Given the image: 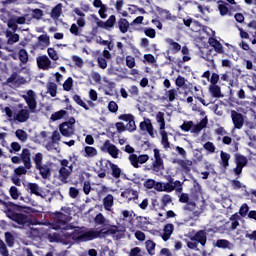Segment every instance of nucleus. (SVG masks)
<instances>
[{
	"mask_svg": "<svg viewBox=\"0 0 256 256\" xmlns=\"http://www.w3.org/2000/svg\"><path fill=\"white\" fill-rule=\"evenodd\" d=\"M51 228L55 231L62 229V231H66L65 236L68 239H72L75 243H85L87 241H93V239H97L99 237H103V234L106 235H116L117 239H122L125 236V232L127 231V225L125 222L122 224L118 223L110 227V229L106 232L87 229L85 227H73L71 224H67L65 220V216L63 213H59L56 216V222L51 225Z\"/></svg>",
	"mask_w": 256,
	"mask_h": 256,
	"instance_id": "1",
	"label": "nucleus"
},
{
	"mask_svg": "<svg viewBox=\"0 0 256 256\" xmlns=\"http://www.w3.org/2000/svg\"><path fill=\"white\" fill-rule=\"evenodd\" d=\"M199 197H201V194L198 196H192L189 197V194L182 193L179 197L180 203H186L184 209L185 211H192L193 217L196 219H199L201 217V214L205 210V201L201 200L199 201Z\"/></svg>",
	"mask_w": 256,
	"mask_h": 256,
	"instance_id": "2",
	"label": "nucleus"
},
{
	"mask_svg": "<svg viewBox=\"0 0 256 256\" xmlns=\"http://www.w3.org/2000/svg\"><path fill=\"white\" fill-rule=\"evenodd\" d=\"M188 239H184L188 249L192 251H199V243L202 247H205L207 244V232L205 230H199L195 233L190 232L187 235Z\"/></svg>",
	"mask_w": 256,
	"mask_h": 256,
	"instance_id": "3",
	"label": "nucleus"
},
{
	"mask_svg": "<svg viewBox=\"0 0 256 256\" xmlns=\"http://www.w3.org/2000/svg\"><path fill=\"white\" fill-rule=\"evenodd\" d=\"M3 113L8 117V121H18L19 123H25L29 120V110L27 108H22L20 111L15 112L13 115V110L9 107H5Z\"/></svg>",
	"mask_w": 256,
	"mask_h": 256,
	"instance_id": "4",
	"label": "nucleus"
},
{
	"mask_svg": "<svg viewBox=\"0 0 256 256\" xmlns=\"http://www.w3.org/2000/svg\"><path fill=\"white\" fill-rule=\"evenodd\" d=\"M61 168L59 169V175L58 179L62 183H67V179L71 176L73 173V164L69 162L67 159H62L59 161Z\"/></svg>",
	"mask_w": 256,
	"mask_h": 256,
	"instance_id": "5",
	"label": "nucleus"
},
{
	"mask_svg": "<svg viewBox=\"0 0 256 256\" xmlns=\"http://www.w3.org/2000/svg\"><path fill=\"white\" fill-rule=\"evenodd\" d=\"M75 118L71 117L68 121L59 125V131L63 137H73L75 135Z\"/></svg>",
	"mask_w": 256,
	"mask_h": 256,
	"instance_id": "6",
	"label": "nucleus"
},
{
	"mask_svg": "<svg viewBox=\"0 0 256 256\" xmlns=\"http://www.w3.org/2000/svg\"><path fill=\"white\" fill-rule=\"evenodd\" d=\"M183 23L184 25H186V27H190V29H192L194 33H199L200 35H202V39H205V35H207V33H209L210 31L209 28H206L205 26H201L199 23L191 19H184Z\"/></svg>",
	"mask_w": 256,
	"mask_h": 256,
	"instance_id": "7",
	"label": "nucleus"
},
{
	"mask_svg": "<svg viewBox=\"0 0 256 256\" xmlns=\"http://www.w3.org/2000/svg\"><path fill=\"white\" fill-rule=\"evenodd\" d=\"M101 151L104 153H108L110 157L113 159H119V155L121 153V150L115 146V144L111 143L110 140H106L103 145L101 146Z\"/></svg>",
	"mask_w": 256,
	"mask_h": 256,
	"instance_id": "8",
	"label": "nucleus"
},
{
	"mask_svg": "<svg viewBox=\"0 0 256 256\" xmlns=\"http://www.w3.org/2000/svg\"><path fill=\"white\" fill-rule=\"evenodd\" d=\"M128 161L130 162L132 167H134V169H139V167H141V165H145V163H147V161H149V155H147V154H141V155L130 154L128 157Z\"/></svg>",
	"mask_w": 256,
	"mask_h": 256,
	"instance_id": "9",
	"label": "nucleus"
},
{
	"mask_svg": "<svg viewBox=\"0 0 256 256\" xmlns=\"http://www.w3.org/2000/svg\"><path fill=\"white\" fill-rule=\"evenodd\" d=\"M109 167L111 168L112 171V176L115 177V179H119V177H121V168H119V166H117V164H113L111 163V161L109 160H101L100 161V169L101 171H107V169H109Z\"/></svg>",
	"mask_w": 256,
	"mask_h": 256,
	"instance_id": "10",
	"label": "nucleus"
},
{
	"mask_svg": "<svg viewBox=\"0 0 256 256\" xmlns=\"http://www.w3.org/2000/svg\"><path fill=\"white\" fill-rule=\"evenodd\" d=\"M22 97L26 101L29 109L33 110L37 108V95L33 90H28Z\"/></svg>",
	"mask_w": 256,
	"mask_h": 256,
	"instance_id": "11",
	"label": "nucleus"
},
{
	"mask_svg": "<svg viewBox=\"0 0 256 256\" xmlns=\"http://www.w3.org/2000/svg\"><path fill=\"white\" fill-rule=\"evenodd\" d=\"M231 119L234 125V128L232 130V134L235 133V129H242L243 128V123H244V119H243V114L238 113L235 110L231 111Z\"/></svg>",
	"mask_w": 256,
	"mask_h": 256,
	"instance_id": "12",
	"label": "nucleus"
},
{
	"mask_svg": "<svg viewBox=\"0 0 256 256\" xmlns=\"http://www.w3.org/2000/svg\"><path fill=\"white\" fill-rule=\"evenodd\" d=\"M37 64L39 69H43V71H49V69H54L55 66L51 62V59L47 57V55H43L37 58Z\"/></svg>",
	"mask_w": 256,
	"mask_h": 256,
	"instance_id": "13",
	"label": "nucleus"
},
{
	"mask_svg": "<svg viewBox=\"0 0 256 256\" xmlns=\"http://www.w3.org/2000/svg\"><path fill=\"white\" fill-rule=\"evenodd\" d=\"M139 128L141 131H147L152 138H155L157 135V132H155V129L153 128V123H151V119L149 118H145L144 121L140 123Z\"/></svg>",
	"mask_w": 256,
	"mask_h": 256,
	"instance_id": "14",
	"label": "nucleus"
},
{
	"mask_svg": "<svg viewBox=\"0 0 256 256\" xmlns=\"http://www.w3.org/2000/svg\"><path fill=\"white\" fill-rule=\"evenodd\" d=\"M245 165H247V157L241 154H236V167L234 168L235 175H241Z\"/></svg>",
	"mask_w": 256,
	"mask_h": 256,
	"instance_id": "15",
	"label": "nucleus"
},
{
	"mask_svg": "<svg viewBox=\"0 0 256 256\" xmlns=\"http://www.w3.org/2000/svg\"><path fill=\"white\" fill-rule=\"evenodd\" d=\"M154 159L155 160L152 164V169L153 171H156V173H158V171H161L164 168V166H163V159H161V153L157 148L154 149Z\"/></svg>",
	"mask_w": 256,
	"mask_h": 256,
	"instance_id": "16",
	"label": "nucleus"
},
{
	"mask_svg": "<svg viewBox=\"0 0 256 256\" xmlns=\"http://www.w3.org/2000/svg\"><path fill=\"white\" fill-rule=\"evenodd\" d=\"M121 197H123V199H126L128 203H131V201L137 203V199H139V192L133 189H126L121 193Z\"/></svg>",
	"mask_w": 256,
	"mask_h": 256,
	"instance_id": "17",
	"label": "nucleus"
},
{
	"mask_svg": "<svg viewBox=\"0 0 256 256\" xmlns=\"http://www.w3.org/2000/svg\"><path fill=\"white\" fill-rule=\"evenodd\" d=\"M7 217L11 219V221H15L18 225H26V223H29V218L25 216V214L8 213Z\"/></svg>",
	"mask_w": 256,
	"mask_h": 256,
	"instance_id": "18",
	"label": "nucleus"
},
{
	"mask_svg": "<svg viewBox=\"0 0 256 256\" xmlns=\"http://www.w3.org/2000/svg\"><path fill=\"white\" fill-rule=\"evenodd\" d=\"M156 191L166 193H171L174 191L173 178H170L168 183L157 182Z\"/></svg>",
	"mask_w": 256,
	"mask_h": 256,
	"instance_id": "19",
	"label": "nucleus"
},
{
	"mask_svg": "<svg viewBox=\"0 0 256 256\" xmlns=\"http://www.w3.org/2000/svg\"><path fill=\"white\" fill-rule=\"evenodd\" d=\"M27 19L25 17H14L8 21L9 29L12 31H17V25H25Z\"/></svg>",
	"mask_w": 256,
	"mask_h": 256,
	"instance_id": "20",
	"label": "nucleus"
},
{
	"mask_svg": "<svg viewBox=\"0 0 256 256\" xmlns=\"http://www.w3.org/2000/svg\"><path fill=\"white\" fill-rule=\"evenodd\" d=\"M213 247H218V249H229L231 251L235 245L229 242V240L219 239L215 243H213Z\"/></svg>",
	"mask_w": 256,
	"mask_h": 256,
	"instance_id": "21",
	"label": "nucleus"
},
{
	"mask_svg": "<svg viewBox=\"0 0 256 256\" xmlns=\"http://www.w3.org/2000/svg\"><path fill=\"white\" fill-rule=\"evenodd\" d=\"M102 203L105 211H113L115 197H113V195L111 194H108L106 197L103 198Z\"/></svg>",
	"mask_w": 256,
	"mask_h": 256,
	"instance_id": "22",
	"label": "nucleus"
},
{
	"mask_svg": "<svg viewBox=\"0 0 256 256\" xmlns=\"http://www.w3.org/2000/svg\"><path fill=\"white\" fill-rule=\"evenodd\" d=\"M21 159L26 169H31V151L29 149H23L21 153Z\"/></svg>",
	"mask_w": 256,
	"mask_h": 256,
	"instance_id": "23",
	"label": "nucleus"
},
{
	"mask_svg": "<svg viewBox=\"0 0 256 256\" xmlns=\"http://www.w3.org/2000/svg\"><path fill=\"white\" fill-rule=\"evenodd\" d=\"M27 188L30 190L31 193H33V195H36L37 197H42V199L45 198L43 190L41 189V187H39L38 184L28 183Z\"/></svg>",
	"mask_w": 256,
	"mask_h": 256,
	"instance_id": "24",
	"label": "nucleus"
},
{
	"mask_svg": "<svg viewBox=\"0 0 256 256\" xmlns=\"http://www.w3.org/2000/svg\"><path fill=\"white\" fill-rule=\"evenodd\" d=\"M50 45H51V39L49 38V35L42 34L38 37L39 49H46V47H49Z\"/></svg>",
	"mask_w": 256,
	"mask_h": 256,
	"instance_id": "25",
	"label": "nucleus"
},
{
	"mask_svg": "<svg viewBox=\"0 0 256 256\" xmlns=\"http://www.w3.org/2000/svg\"><path fill=\"white\" fill-rule=\"evenodd\" d=\"M208 91L211 97H214L215 99H221V97H223V93L221 92V86L219 85H209Z\"/></svg>",
	"mask_w": 256,
	"mask_h": 256,
	"instance_id": "26",
	"label": "nucleus"
},
{
	"mask_svg": "<svg viewBox=\"0 0 256 256\" xmlns=\"http://www.w3.org/2000/svg\"><path fill=\"white\" fill-rule=\"evenodd\" d=\"M175 227L173 224H166L163 229L162 239L163 241H169L171 239V235H173Z\"/></svg>",
	"mask_w": 256,
	"mask_h": 256,
	"instance_id": "27",
	"label": "nucleus"
},
{
	"mask_svg": "<svg viewBox=\"0 0 256 256\" xmlns=\"http://www.w3.org/2000/svg\"><path fill=\"white\" fill-rule=\"evenodd\" d=\"M208 43L213 49L216 51V53H223V44L219 42L217 39L211 37L208 40Z\"/></svg>",
	"mask_w": 256,
	"mask_h": 256,
	"instance_id": "28",
	"label": "nucleus"
},
{
	"mask_svg": "<svg viewBox=\"0 0 256 256\" xmlns=\"http://www.w3.org/2000/svg\"><path fill=\"white\" fill-rule=\"evenodd\" d=\"M97 148L93 146H86L84 148L83 156L86 157L87 159H91L93 157H97Z\"/></svg>",
	"mask_w": 256,
	"mask_h": 256,
	"instance_id": "29",
	"label": "nucleus"
},
{
	"mask_svg": "<svg viewBox=\"0 0 256 256\" xmlns=\"http://www.w3.org/2000/svg\"><path fill=\"white\" fill-rule=\"evenodd\" d=\"M156 122L159 126V132L165 131V113L158 112L156 114Z\"/></svg>",
	"mask_w": 256,
	"mask_h": 256,
	"instance_id": "30",
	"label": "nucleus"
},
{
	"mask_svg": "<svg viewBox=\"0 0 256 256\" xmlns=\"http://www.w3.org/2000/svg\"><path fill=\"white\" fill-rule=\"evenodd\" d=\"M36 169L40 171V175L43 179H47L48 176L51 175V168L48 165L41 164L40 166H37Z\"/></svg>",
	"mask_w": 256,
	"mask_h": 256,
	"instance_id": "31",
	"label": "nucleus"
},
{
	"mask_svg": "<svg viewBox=\"0 0 256 256\" xmlns=\"http://www.w3.org/2000/svg\"><path fill=\"white\" fill-rule=\"evenodd\" d=\"M161 135V145L164 147V149H170L171 144L169 143V136L167 135V131H160Z\"/></svg>",
	"mask_w": 256,
	"mask_h": 256,
	"instance_id": "32",
	"label": "nucleus"
},
{
	"mask_svg": "<svg viewBox=\"0 0 256 256\" xmlns=\"http://www.w3.org/2000/svg\"><path fill=\"white\" fill-rule=\"evenodd\" d=\"M119 31L122 33H127L129 31V21L125 18H120L118 20Z\"/></svg>",
	"mask_w": 256,
	"mask_h": 256,
	"instance_id": "33",
	"label": "nucleus"
},
{
	"mask_svg": "<svg viewBox=\"0 0 256 256\" xmlns=\"http://www.w3.org/2000/svg\"><path fill=\"white\" fill-rule=\"evenodd\" d=\"M115 23H117V18L115 15H111L106 22L102 25L103 29H113L115 26Z\"/></svg>",
	"mask_w": 256,
	"mask_h": 256,
	"instance_id": "34",
	"label": "nucleus"
},
{
	"mask_svg": "<svg viewBox=\"0 0 256 256\" xmlns=\"http://www.w3.org/2000/svg\"><path fill=\"white\" fill-rule=\"evenodd\" d=\"M220 157L222 161V167L224 169H227L229 167V159H231V155L227 152L221 151Z\"/></svg>",
	"mask_w": 256,
	"mask_h": 256,
	"instance_id": "35",
	"label": "nucleus"
},
{
	"mask_svg": "<svg viewBox=\"0 0 256 256\" xmlns=\"http://www.w3.org/2000/svg\"><path fill=\"white\" fill-rule=\"evenodd\" d=\"M61 13H63V5L58 4L52 9L51 17H53V19H59V17H61Z\"/></svg>",
	"mask_w": 256,
	"mask_h": 256,
	"instance_id": "36",
	"label": "nucleus"
},
{
	"mask_svg": "<svg viewBox=\"0 0 256 256\" xmlns=\"http://www.w3.org/2000/svg\"><path fill=\"white\" fill-rule=\"evenodd\" d=\"M73 101L79 105L80 107H83V109H85V111H89V106L87 105V103H85V101H83V99L81 98V96L79 95H74L72 97Z\"/></svg>",
	"mask_w": 256,
	"mask_h": 256,
	"instance_id": "37",
	"label": "nucleus"
},
{
	"mask_svg": "<svg viewBox=\"0 0 256 256\" xmlns=\"http://www.w3.org/2000/svg\"><path fill=\"white\" fill-rule=\"evenodd\" d=\"M123 5H124L123 1H116L115 9H116L117 13L122 15V17H129V13L127 11H123Z\"/></svg>",
	"mask_w": 256,
	"mask_h": 256,
	"instance_id": "38",
	"label": "nucleus"
},
{
	"mask_svg": "<svg viewBox=\"0 0 256 256\" xmlns=\"http://www.w3.org/2000/svg\"><path fill=\"white\" fill-rule=\"evenodd\" d=\"M15 135H16L17 139H19V141H22L23 143H25V141H27V139H29V135L23 129L16 130Z\"/></svg>",
	"mask_w": 256,
	"mask_h": 256,
	"instance_id": "39",
	"label": "nucleus"
},
{
	"mask_svg": "<svg viewBox=\"0 0 256 256\" xmlns=\"http://www.w3.org/2000/svg\"><path fill=\"white\" fill-rule=\"evenodd\" d=\"M47 93L51 95V97H57V84L54 82H50L47 84Z\"/></svg>",
	"mask_w": 256,
	"mask_h": 256,
	"instance_id": "40",
	"label": "nucleus"
},
{
	"mask_svg": "<svg viewBox=\"0 0 256 256\" xmlns=\"http://www.w3.org/2000/svg\"><path fill=\"white\" fill-rule=\"evenodd\" d=\"M67 115V111L65 110H59L55 113H53L50 117L51 121H59L60 119H63Z\"/></svg>",
	"mask_w": 256,
	"mask_h": 256,
	"instance_id": "41",
	"label": "nucleus"
},
{
	"mask_svg": "<svg viewBox=\"0 0 256 256\" xmlns=\"http://www.w3.org/2000/svg\"><path fill=\"white\" fill-rule=\"evenodd\" d=\"M205 127H207V120L203 119L199 124H193L192 133H199V131L205 129Z\"/></svg>",
	"mask_w": 256,
	"mask_h": 256,
	"instance_id": "42",
	"label": "nucleus"
},
{
	"mask_svg": "<svg viewBox=\"0 0 256 256\" xmlns=\"http://www.w3.org/2000/svg\"><path fill=\"white\" fill-rule=\"evenodd\" d=\"M63 91H73V78L68 77L63 83Z\"/></svg>",
	"mask_w": 256,
	"mask_h": 256,
	"instance_id": "43",
	"label": "nucleus"
},
{
	"mask_svg": "<svg viewBox=\"0 0 256 256\" xmlns=\"http://www.w3.org/2000/svg\"><path fill=\"white\" fill-rule=\"evenodd\" d=\"M48 57L52 59V61H59V53H57V50L55 48L50 47L47 49Z\"/></svg>",
	"mask_w": 256,
	"mask_h": 256,
	"instance_id": "44",
	"label": "nucleus"
},
{
	"mask_svg": "<svg viewBox=\"0 0 256 256\" xmlns=\"http://www.w3.org/2000/svg\"><path fill=\"white\" fill-rule=\"evenodd\" d=\"M4 237L8 247H13L15 245V238L11 232H6Z\"/></svg>",
	"mask_w": 256,
	"mask_h": 256,
	"instance_id": "45",
	"label": "nucleus"
},
{
	"mask_svg": "<svg viewBox=\"0 0 256 256\" xmlns=\"http://www.w3.org/2000/svg\"><path fill=\"white\" fill-rule=\"evenodd\" d=\"M122 221H131L133 219V211L121 210Z\"/></svg>",
	"mask_w": 256,
	"mask_h": 256,
	"instance_id": "46",
	"label": "nucleus"
},
{
	"mask_svg": "<svg viewBox=\"0 0 256 256\" xmlns=\"http://www.w3.org/2000/svg\"><path fill=\"white\" fill-rule=\"evenodd\" d=\"M6 37H8V45H13V43L19 41V34H11V32H7Z\"/></svg>",
	"mask_w": 256,
	"mask_h": 256,
	"instance_id": "47",
	"label": "nucleus"
},
{
	"mask_svg": "<svg viewBox=\"0 0 256 256\" xmlns=\"http://www.w3.org/2000/svg\"><path fill=\"white\" fill-rule=\"evenodd\" d=\"M175 85H176V87L185 89V87L187 85V79H185V77H183V76H178L175 80Z\"/></svg>",
	"mask_w": 256,
	"mask_h": 256,
	"instance_id": "48",
	"label": "nucleus"
},
{
	"mask_svg": "<svg viewBox=\"0 0 256 256\" xmlns=\"http://www.w3.org/2000/svg\"><path fill=\"white\" fill-rule=\"evenodd\" d=\"M180 129L185 133L188 131H193V121H185L181 126Z\"/></svg>",
	"mask_w": 256,
	"mask_h": 256,
	"instance_id": "49",
	"label": "nucleus"
},
{
	"mask_svg": "<svg viewBox=\"0 0 256 256\" xmlns=\"http://www.w3.org/2000/svg\"><path fill=\"white\" fill-rule=\"evenodd\" d=\"M166 43H168L171 47V49H173V51H181V45L177 42H175L173 39L168 38L166 39Z\"/></svg>",
	"mask_w": 256,
	"mask_h": 256,
	"instance_id": "50",
	"label": "nucleus"
},
{
	"mask_svg": "<svg viewBox=\"0 0 256 256\" xmlns=\"http://www.w3.org/2000/svg\"><path fill=\"white\" fill-rule=\"evenodd\" d=\"M145 245L149 255H155V242L148 240Z\"/></svg>",
	"mask_w": 256,
	"mask_h": 256,
	"instance_id": "51",
	"label": "nucleus"
},
{
	"mask_svg": "<svg viewBox=\"0 0 256 256\" xmlns=\"http://www.w3.org/2000/svg\"><path fill=\"white\" fill-rule=\"evenodd\" d=\"M144 187H146V189H155L157 191V182L153 179H147L144 182Z\"/></svg>",
	"mask_w": 256,
	"mask_h": 256,
	"instance_id": "52",
	"label": "nucleus"
},
{
	"mask_svg": "<svg viewBox=\"0 0 256 256\" xmlns=\"http://www.w3.org/2000/svg\"><path fill=\"white\" fill-rule=\"evenodd\" d=\"M181 53L182 55H184L182 58V61H184V63H186V61H191V56L189 55V48H187L186 46L182 47Z\"/></svg>",
	"mask_w": 256,
	"mask_h": 256,
	"instance_id": "53",
	"label": "nucleus"
},
{
	"mask_svg": "<svg viewBox=\"0 0 256 256\" xmlns=\"http://www.w3.org/2000/svg\"><path fill=\"white\" fill-rule=\"evenodd\" d=\"M9 193H10V197H12V199H19L21 193H19V189H17V187L15 186H12L9 190Z\"/></svg>",
	"mask_w": 256,
	"mask_h": 256,
	"instance_id": "54",
	"label": "nucleus"
},
{
	"mask_svg": "<svg viewBox=\"0 0 256 256\" xmlns=\"http://www.w3.org/2000/svg\"><path fill=\"white\" fill-rule=\"evenodd\" d=\"M72 61L73 63L76 65V67H83V65H85V62L83 61V58L77 56V55H73L72 56Z\"/></svg>",
	"mask_w": 256,
	"mask_h": 256,
	"instance_id": "55",
	"label": "nucleus"
},
{
	"mask_svg": "<svg viewBox=\"0 0 256 256\" xmlns=\"http://www.w3.org/2000/svg\"><path fill=\"white\" fill-rule=\"evenodd\" d=\"M230 220H231V229H236L237 227H239V215L237 214L232 215Z\"/></svg>",
	"mask_w": 256,
	"mask_h": 256,
	"instance_id": "56",
	"label": "nucleus"
},
{
	"mask_svg": "<svg viewBox=\"0 0 256 256\" xmlns=\"http://www.w3.org/2000/svg\"><path fill=\"white\" fill-rule=\"evenodd\" d=\"M34 163L36 165V168L43 165V154H41L40 152L36 153L34 156Z\"/></svg>",
	"mask_w": 256,
	"mask_h": 256,
	"instance_id": "57",
	"label": "nucleus"
},
{
	"mask_svg": "<svg viewBox=\"0 0 256 256\" xmlns=\"http://www.w3.org/2000/svg\"><path fill=\"white\" fill-rule=\"evenodd\" d=\"M19 59L22 63H27V61H29V55L26 50L22 49L19 51Z\"/></svg>",
	"mask_w": 256,
	"mask_h": 256,
	"instance_id": "58",
	"label": "nucleus"
},
{
	"mask_svg": "<svg viewBox=\"0 0 256 256\" xmlns=\"http://www.w3.org/2000/svg\"><path fill=\"white\" fill-rule=\"evenodd\" d=\"M0 254L2 256H9V250L7 249V245H5L3 240H0Z\"/></svg>",
	"mask_w": 256,
	"mask_h": 256,
	"instance_id": "59",
	"label": "nucleus"
},
{
	"mask_svg": "<svg viewBox=\"0 0 256 256\" xmlns=\"http://www.w3.org/2000/svg\"><path fill=\"white\" fill-rule=\"evenodd\" d=\"M247 213H249V205L242 204V206L239 209V215L241 217H247Z\"/></svg>",
	"mask_w": 256,
	"mask_h": 256,
	"instance_id": "60",
	"label": "nucleus"
},
{
	"mask_svg": "<svg viewBox=\"0 0 256 256\" xmlns=\"http://www.w3.org/2000/svg\"><path fill=\"white\" fill-rule=\"evenodd\" d=\"M218 9L220 11V15H227V13H229V8H227V5L223 2L219 3Z\"/></svg>",
	"mask_w": 256,
	"mask_h": 256,
	"instance_id": "61",
	"label": "nucleus"
},
{
	"mask_svg": "<svg viewBox=\"0 0 256 256\" xmlns=\"http://www.w3.org/2000/svg\"><path fill=\"white\" fill-rule=\"evenodd\" d=\"M166 97H168L170 102H173L175 97H177V90L171 89L166 92Z\"/></svg>",
	"mask_w": 256,
	"mask_h": 256,
	"instance_id": "62",
	"label": "nucleus"
},
{
	"mask_svg": "<svg viewBox=\"0 0 256 256\" xmlns=\"http://www.w3.org/2000/svg\"><path fill=\"white\" fill-rule=\"evenodd\" d=\"M126 65L129 69H133L135 67V57L126 56Z\"/></svg>",
	"mask_w": 256,
	"mask_h": 256,
	"instance_id": "63",
	"label": "nucleus"
},
{
	"mask_svg": "<svg viewBox=\"0 0 256 256\" xmlns=\"http://www.w3.org/2000/svg\"><path fill=\"white\" fill-rule=\"evenodd\" d=\"M203 147L208 153H215V144L213 142H206Z\"/></svg>",
	"mask_w": 256,
	"mask_h": 256,
	"instance_id": "64",
	"label": "nucleus"
}]
</instances>
